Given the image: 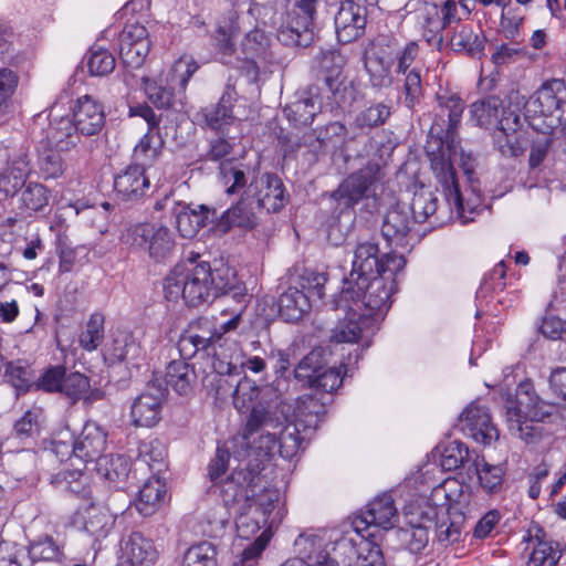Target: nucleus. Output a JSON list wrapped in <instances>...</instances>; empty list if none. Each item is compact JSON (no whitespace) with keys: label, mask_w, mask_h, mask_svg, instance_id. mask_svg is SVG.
<instances>
[{"label":"nucleus","mask_w":566,"mask_h":566,"mask_svg":"<svg viewBox=\"0 0 566 566\" xmlns=\"http://www.w3.org/2000/svg\"><path fill=\"white\" fill-rule=\"evenodd\" d=\"M164 291L168 301L181 297L189 306H198L221 294L244 304L248 296L245 285L237 280L230 266L223 263L212 266L199 255L177 264L166 276Z\"/></svg>","instance_id":"nucleus-3"},{"label":"nucleus","mask_w":566,"mask_h":566,"mask_svg":"<svg viewBox=\"0 0 566 566\" xmlns=\"http://www.w3.org/2000/svg\"><path fill=\"white\" fill-rule=\"evenodd\" d=\"M260 389L255 382L248 377L240 378L234 386L231 395L233 406L238 411H243L254 402L259 397Z\"/></svg>","instance_id":"nucleus-53"},{"label":"nucleus","mask_w":566,"mask_h":566,"mask_svg":"<svg viewBox=\"0 0 566 566\" xmlns=\"http://www.w3.org/2000/svg\"><path fill=\"white\" fill-rule=\"evenodd\" d=\"M324 368V355L322 349H313L297 364L294 376L310 387L314 386L315 378Z\"/></svg>","instance_id":"nucleus-45"},{"label":"nucleus","mask_w":566,"mask_h":566,"mask_svg":"<svg viewBox=\"0 0 566 566\" xmlns=\"http://www.w3.org/2000/svg\"><path fill=\"white\" fill-rule=\"evenodd\" d=\"M104 324L105 316L102 313H93L85 328L78 335V344L80 346L87 352L95 350L104 339Z\"/></svg>","instance_id":"nucleus-44"},{"label":"nucleus","mask_w":566,"mask_h":566,"mask_svg":"<svg viewBox=\"0 0 566 566\" xmlns=\"http://www.w3.org/2000/svg\"><path fill=\"white\" fill-rule=\"evenodd\" d=\"M366 8L354 0H345L335 15L336 35L340 43H350L363 35Z\"/></svg>","instance_id":"nucleus-19"},{"label":"nucleus","mask_w":566,"mask_h":566,"mask_svg":"<svg viewBox=\"0 0 566 566\" xmlns=\"http://www.w3.org/2000/svg\"><path fill=\"white\" fill-rule=\"evenodd\" d=\"M166 492V485L159 479L147 480L139 490L136 509L144 516L151 515L164 501Z\"/></svg>","instance_id":"nucleus-37"},{"label":"nucleus","mask_w":566,"mask_h":566,"mask_svg":"<svg viewBox=\"0 0 566 566\" xmlns=\"http://www.w3.org/2000/svg\"><path fill=\"white\" fill-rule=\"evenodd\" d=\"M122 241L133 248L146 251L156 262L168 260L176 248L170 230L165 226L138 223L122 233Z\"/></svg>","instance_id":"nucleus-9"},{"label":"nucleus","mask_w":566,"mask_h":566,"mask_svg":"<svg viewBox=\"0 0 566 566\" xmlns=\"http://www.w3.org/2000/svg\"><path fill=\"white\" fill-rule=\"evenodd\" d=\"M390 114L391 109L385 103L371 104L357 114L354 126L359 129H371L384 125Z\"/></svg>","instance_id":"nucleus-48"},{"label":"nucleus","mask_w":566,"mask_h":566,"mask_svg":"<svg viewBox=\"0 0 566 566\" xmlns=\"http://www.w3.org/2000/svg\"><path fill=\"white\" fill-rule=\"evenodd\" d=\"M106 433L95 422H86L75 439V458L84 463H96L106 448Z\"/></svg>","instance_id":"nucleus-25"},{"label":"nucleus","mask_w":566,"mask_h":566,"mask_svg":"<svg viewBox=\"0 0 566 566\" xmlns=\"http://www.w3.org/2000/svg\"><path fill=\"white\" fill-rule=\"evenodd\" d=\"M270 533L268 530L263 531L253 543L248 545L233 562V566H255L262 552L265 549L270 542Z\"/></svg>","instance_id":"nucleus-57"},{"label":"nucleus","mask_w":566,"mask_h":566,"mask_svg":"<svg viewBox=\"0 0 566 566\" xmlns=\"http://www.w3.org/2000/svg\"><path fill=\"white\" fill-rule=\"evenodd\" d=\"M30 171L28 154L19 150L12 156L7 168L0 172V201L13 197L24 185Z\"/></svg>","instance_id":"nucleus-26"},{"label":"nucleus","mask_w":566,"mask_h":566,"mask_svg":"<svg viewBox=\"0 0 566 566\" xmlns=\"http://www.w3.org/2000/svg\"><path fill=\"white\" fill-rule=\"evenodd\" d=\"M281 418L263 405L253 406L247 419L242 439L247 446H250L253 434H268L281 427Z\"/></svg>","instance_id":"nucleus-33"},{"label":"nucleus","mask_w":566,"mask_h":566,"mask_svg":"<svg viewBox=\"0 0 566 566\" xmlns=\"http://www.w3.org/2000/svg\"><path fill=\"white\" fill-rule=\"evenodd\" d=\"M370 161L368 165L350 174L338 188L332 192L331 197L344 208H353L368 192L374 191L375 185L380 181L381 169L386 164L385 156L389 157L392 151L391 146L379 145L370 137Z\"/></svg>","instance_id":"nucleus-6"},{"label":"nucleus","mask_w":566,"mask_h":566,"mask_svg":"<svg viewBox=\"0 0 566 566\" xmlns=\"http://www.w3.org/2000/svg\"><path fill=\"white\" fill-rule=\"evenodd\" d=\"M166 448L158 439L142 442L138 449V460L149 467L150 470L160 471L166 458Z\"/></svg>","instance_id":"nucleus-54"},{"label":"nucleus","mask_w":566,"mask_h":566,"mask_svg":"<svg viewBox=\"0 0 566 566\" xmlns=\"http://www.w3.org/2000/svg\"><path fill=\"white\" fill-rule=\"evenodd\" d=\"M150 50V42H142L129 44L128 42H119V56L122 62L132 69L143 65Z\"/></svg>","instance_id":"nucleus-59"},{"label":"nucleus","mask_w":566,"mask_h":566,"mask_svg":"<svg viewBox=\"0 0 566 566\" xmlns=\"http://www.w3.org/2000/svg\"><path fill=\"white\" fill-rule=\"evenodd\" d=\"M337 306L347 310V314L343 319H339L335 327L332 329L331 340L337 344L340 343H357L361 337L364 328L369 323L365 314H361L354 308L350 303L344 306L339 300Z\"/></svg>","instance_id":"nucleus-31"},{"label":"nucleus","mask_w":566,"mask_h":566,"mask_svg":"<svg viewBox=\"0 0 566 566\" xmlns=\"http://www.w3.org/2000/svg\"><path fill=\"white\" fill-rule=\"evenodd\" d=\"M370 54L366 56L365 67L370 76V83L375 87H387L392 83L391 65L392 59L385 54L382 48H374Z\"/></svg>","instance_id":"nucleus-35"},{"label":"nucleus","mask_w":566,"mask_h":566,"mask_svg":"<svg viewBox=\"0 0 566 566\" xmlns=\"http://www.w3.org/2000/svg\"><path fill=\"white\" fill-rule=\"evenodd\" d=\"M326 412L325 403L315 396L298 398L295 407L296 422L303 428L316 429Z\"/></svg>","instance_id":"nucleus-38"},{"label":"nucleus","mask_w":566,"mask_h":566,"mask_svg":"<svg viewBox=\"0 0 566 566\" xmlns=\"http://www.w3.org/2000/svg\"><path fill=\"white\" fill-rule=\"evenodd\" d=\"M86 65L91 75L105 76L115 69V57L107 50H91Z\"/></svg>","instance_id":"nucleus-58"},{"label":"nucleus","mask_w":566,"mask_h":566,"mask_svg":"<svg viewBox=\"0 0 566 566\" xmlns=\"http://www.w3.org/2000/svg\"><path fill=\"white\" fill-rule=\"evenodd\" d=\"M321 109L319 87L310 85L301 97L287 104L284 113L294 125H310Z\"/></svg>","instance_id":"nucleus-29"},{"label":"nucleus","mask_w":566,"mask_h":566,"mask_svg":"<svg viewBox=\"0 0 566 566\" xmlns=\"http://www.w3.org/2000/svg\"><path fill=\"white\" fill-rule=\"evenodd\" d=\"M300 423L287 422L285 418L281 420V427L268 434H260L250 446V457L253 455L255 461H260L265 468L275 452L284 459H292L296 455L302 447L303 438L301 437Z\"/></svg>","instance_id":"nucleus-7"},{"label":"nucleus","mask_w":566,"mask_h":566,"mask_svg":"<svg viewBox=\"0 0 566 566\" xmlns=\"http://www.w3.org/2000/svg\"><path fill=\"white\" fill-rule=\"evenodd\" d=\"M217 551L209 542H201L187 549L182 566H216Z\"/></svg>","instance_id":"nucleus-51"},{"label":"nucleus","mask_w":566,"mask_h":566,"mask_svg":"<svg viewBox=\"0 0 566 566\" xmlns=\"http://www.w3.org/2000/svg\"><path fill=\"white\" fill-rule=\"evenodd\" d=\"M165 138L161 129L147 130L134 148V158L140 166L151 165L161 154Z\"/></svg>","instance_id":"nucleus-40"},{"label":"nucleus","mask_w":566,"mask_h":566,"mask_svg":"<svg viewBox=\"0 0 566 566\" xmlns=\"http://www.w3.org/2000/svg\"><path fill=\"white\" fill-rule=\"evenodd\" d=\"M210 340L192 329L182 334L178 340V350L182 359L191 358L199 350H209Z\"/></svg>","instance_id":"nucleus-60"},{"label":"nucleus","mask_w":566,"mask_h":566,"mask_svg":"<svg viewBox=\"0 0 566 566\" xmlns=\"http://www.w3.org/2000/svg\"><path fill=\"white\" fill-rule=\"evenodd\" d=\"M535 103L538 112L552 117L566 133V83L560 78H552L542 84L536 92Z\"/></svg>","instance_id":"nucleus-14"},{"label":"nucleus","mask_w":566,"mask_h":566,"mask_svg":"<svg viewBox=\"0 0 566 566\" xmlns=\"http://www.w3.org/2000/svg\"><path fill=\"white\" fill-rule=\"evenodd\" d=\"M405 77V105L413 108L422 96L421 74L418 67H412L403 74Z\"/></svg>","instance_id":"nucleus-62"},{"label":"nucleus","mask_w":566,"mask_h":566,"mask_svg":"<svg viewBox=\"0 0 566 566\" xmlns=\"http://www.w3.org/2000/svg\"><path fill=\"white\" fill-rule=\"evenodd\" d=\"M415 223L409 209L406 206L396 205L384 216L381 234L390 245L405 247L409 243Z\"/></svg>","instance_id":"nucleus-22"},{"label":"nucleus","mask_w":566,"mask_h":566,"mask_svg":"<svg viewBox=\"0 0 566 566\" xmlns=\"http://www.w3.org/2000/svg\"><path fill=\"white\" fill-rule=\"evenodd\" d=\"M398 518V511L391 494L384 493L374 499L367 505L366 511L354 518L353 525L357 533L367 530L369 526L390 530L395 527Z\"/></svg>","instance_id":"nucleus-13"},{"label":"nucleus","mask_w":566,"mask_h":566,"mask_svg":"<svg viewBox=\"0 0 566 566\" xmlns=\"http://www.w3.org/2000/svg\"><path fill=\"white\" fill-rule=\"evenodd\" d=\"M479 483L484 492L494 494L501 491L504 481V469L501 465L488 463L483 457L475 455L472 462Z\"/></svg>","instance_id":"nucleus-39"},{"label":"nucleus","mask_w":566,"mask_h":566,"mask_svg":"<svg viewBox=\"0 0 566 566\" xmlns=\"http://www.w3.org/2000/svg\"><path fill=\"white\" fill-rule=\"evenodd\" d=\"M336 555H344L343 566H385L384 556L378 545L373 542L343 538L334 547Z\"/></svg>","instance_id":"nucleus-17"},{"label":"nucleus","mask_w":566,"mask_h":566,"mask_svg":"<svg viewBox=\"0 0 566 566\" xmlns=\"http://www.w3.org/2000/svg\"><path fill=\"white\" fill-rule=\"evenodd\" d=\"M463 430L476 442L491 444L500 437L499 430L493 424L488 408L478 403H471L461 415Z\"/></svg>","instance_id":"nucleus-21"},{"label":"nucleus","mask_w":566,"mask_h":566,"mask_svg":"<svg viewBox=\"0 0 566 566\" xmlns=\"http://www.w3.org/2000/svg\"><path fill=\"white\" fill-rule=\"evenodd\" d=\"M560 558L558 544L539 541L534 547L528 559L530 566H556Z\"/></svg>","instance_id":"nucleus-56"},{"label":"nucleus","mask_w":566,"mask_h":566,"mask_svg":"<svg viewBox=\"0 0 566 566\" xmlns=\"http://www.w3.org/2000/svg\"><path fill=\"white\" fill-rule=\"evenodd\" d=\"M279 313L286 322H297L311 308L310 296L298 287H289L279 297Z\"/></svg>","instance_id":"nucleus-34"},{"label":"nucleus","mask_w":566,"mask_h":566,"mask_svg":"<svg viewBox=\"0 0 566 566\" xmlns=\"http://www.w3.org/2000/svg\"><path fill=\"white\" fill-rule=\"evenodd\" d=\"M405 265V258L392 252L380 258L377 243H358L353 269L342 282L339 297L344 306L350 303L369 321L386 313L390 307V297L396 291V275Z\"/></svg>","instance_id":"nucleus-1"},{"label":"nucleus","mask_w":566,"mask_h":566,"mask_svg":"<svg viewBox=\"0 0 566 566\" xmlns=\"http://www.w3.org/2000/svg\"><path fill=\"white\" fill-rule=\"evenodd\" d=\"M232 151L233 144L229 140L228 137H226L224 132L223 134L209 139L208 149L202 155V158L209 161H220V165L229 164L231 166H235L232 161L228 160V157L232 155ZM237 166H242L248 171V168L244 167V165L238 164ZM221 166H219V168Z\"/></svg>","instance_id":"nucleus-50"},{"label":"nucleus","mask_w":566,"mask_h":566,"mask_svg":"<svg viewBox=\"0 0 566 566\" xmlns=\"http://www.w3.org/2000/svg\"><path fill=\"white\" fill-rule=\"evenodd\" d=\"M265 468L247 451V463L244 468H237L222 483L220 493L223 502L229 505L241 500H249L254 496V488L261 481V472Z\"/></svg>","instance_id":"nucleus-12"},{"label":"nucleus","mask_w":566,"mask_h":566,"mask_svg":"<svg viewBox=\"0 0 566 566\" xmlns=\"http://www.w3.org/2000/svg\"><path fill=\"white\" fill-rule=\"evenodd\" d=\"M220 178L226 193H238L239 199L217 216L212 227L217 234H227L235 228L253 230L258 227L262 212H277L287 203L285 186L273 172L258 174L250 178L242 166L222 164Z\"/></svg>","instance_id":"nucleus-2"},{"label":"nucleus","mask_w":566,"mask_h":566,"mask_svg":"<svg viewBox=\"0 0 566 566\" xmlns=\"http://www.w3.org/2000/svg\"><path fill=\"white\" fill-rule=\"evenodd\" d=\"M199 65L192 56L184 55L175 62L169 73L157 80L145 78L144 88L148 99L158 108H170L175 103V88L185 91Z\"/></svg>","instance_id":"nucleus-8"},{"label":"nucleus","mask_w":566,"mask_h":566,"mask_svg":"<svg viewBox=\"0 0 566 566\" xmlns=\"http://www.w3.org/2000/svg\"><path fill=\"white\" fill-rule=\"evenodd\" d=\"M253 497L254 509L261 515L263 524L268 523L269 516L274 510L275 503L279 502V491L271 488H265L261 493L255 494Z\"/></svg>","instance_id":"nucleus-64"},{"label":"nucleus","mask_w":566,"mask_h":566,"mask_svg":"<svg viewBox=\"0 0 566 566\" xmlns=\"http://www.w3.org/2000/svg\"><path fill=\"white\" fill-rule=\"evenodd\" d=\"M28 554L31 563H60L64 556L63 546L50 535L40 536L31 542Z\"/></svg>","instance_id":"nucleus-41"},{"label":"nucleus","mask_w":566,"mask_h":566,"mask_svg":"<svg viewBox=\"0 0 566 566\" xmlns=\"http://www.w3.org/2000/svg\"><path fill=\"white\" fill-rule=\"evenodd\" d=\"M49 147L57 151H70L81 142V135L69 116L51 117L45 129Z\"/></svg>","instance_id":"nucleus-28"},{"label":"nucleus","mask_w":566,"mask_h":566,"mask_svg":"<svg viewBox=\"0 0 566 566\" xmlns=\"http://www.w3.org/2000/svg\"><path fill=\"white\" fill-rule=\"evenodd\" d=\"M238 93L233 86L227 85L219 102L216 105L202 109L205 124L210 129L223 134L234 123L233 105L237 102Z\"/></svg>","instance_id":"nucleus-24"},{"label":"nucleus","mask_w":566,"mask_h":566,"mask_svg":"<svg viewBox=\"0 0 566 566\" xmlns=\"http://www.w3.org/2000/svg\"><path fill=\"white\" fill-rule=\"evenodd\" d=\"M166 389L149 385L134 401L130 410L132 422L136 427H153L160 419Z\"/></svg>","instance_id":"nucleus-18"},{"label":"nucleus","mask_w":566,"mask_h":566,"mask_svg":"<svg viewBox=\"0 0 566 566\" xmlns=\"http://www.w3.org/2000/svg\"><path fill=\"white\" fill-rule=\"evenodd\" d=\"M91 389L90 379L81 373H65L61 394L67 397L72 403L81 399H87Z\"/></svg>","instance_id":"nucleus-52"},{"label":"nucleus","mask_w":566,"mask_h":566,"mask_svg":"<svg viewBox=\"0 0 566 566\" xmlns=\"http://www.w3.org/2000/svg\"><path fill=\"white\" fill-rule=\"evenodd\" d=\"M22 187L19 209L31 213L42 211L49 205L50 192L42 184L31 181Z\"/></svg>","instance_id":"nucleus-43"},{"label":"nucleus","mask_w":566,"mask_h":566,"mask_svg":"<svg viewBox=\"0 0 566 566\" xmlns=\"http://www.w3.org/2000/svg\"><path fill=\"white\" fill-rule=\"evenodd\" d=\"M327 279L323 273L304 271L298 277V290L312 298L321 300L324 296V286Z\"/></svg>","instance_id":"nucleus-61"},{"label":"nucleus","mask_w":566,"mask_h":566,"mask_svg":"<svg viewBox=\"0 0 566 566\" xmlns=\"http://www.w3.org/2000/svg\"><path fill=\"white\" fill-rule=\"evenodd\" d=\"M438 199L433 192L421 189L416 191L410 206L407 207L415 222H424L437 211Z\"/></svg>","instance_id":"nucleus-47"},{"label":"nucleus","mask_w":566,"mask_h":566,"mask_svg":"<svg viewBox=\"0 0 566 566\" xmlns=\"http://www.w3.org/2000/svg\"><path fill=\"white\" fill-rule=\"evenodd\" d=\"M77 518L82 523L83 530L95 542H101L113 530L116 515L111 513L106 506L92 503L77 513Z\"/></svg>","instance_id":"nucleus-27"},{"label":"nucleus","mask_w":566,"mask_h":566,"mask_svg":"<svg viewBox=\"0 0 566 566\" xmlns=\"http://www.w3.org/2000/svg\"><path fill=\"white\" fill-rule=\"evenodd\" d=\"M469 449L461 441L454 440L449 442L440 458V464L446 471L459 469L467 460H469Z\"/></svg>","instance_id":"nucleus-55"},{"label":"nucleus","mask_w":566,"mask_h":566,"mask_svg":"<svg viewBox=\"0 0 566 566\" xmlns=\"http://www.w3.org/2000/svg\"><path fill=\"white\" fill-rule=\"evenodd\" d=\"M113 187L117 200L137 202L147 193L150 182L145 175V168L139 164H134L114 177Z\"/></svg>","instance_id":"nucleus-20"},{"label":"nucleus","mask_w":566,"mask_h":566,"mask_svg":"<svg viewBox=\"0 0 566 566\" xmlns=\"http://www.w3.org/2000/svg\"><path fill=\"white\" fill-rule=\"evenodd\" d=\"M441 113L434 118L430 132L437 136V149L427 155L437 181L441 185L446 200L458 212H463L462 196L452 164L458 129L464 111V102L458 95H438Z\"/></svg>","instance_id":"nucleus-4"},{"label":"nucleus","mask_w":566,"mask_h":566,"mask_svg":"<svg viewBox=\"0 0 566 566\" xmlns=\"http://www.w3.org/2000/svg\"><path fill=\"white\" fill-rule=\"evenodd\" d=\"M324 368V355L322 349H313L297 364L294 376L310 387L314 386L315 378Z\"/></svg>","instance_id":"nucleus-46"},{"label":"nucleus","mask_w":566,"mask_h":566,"mask_svg":"<svg viewBox=\"0 0 566 566\" xmlns=\"http://www.w3.org/2000/svg\"><path fill=\"white\" fill-rule=\"evenodd\" d=\"M470 119L476 126L485 129L517 130L521 117L514 111L506 108L497 96H488L470 105Z\"/></svg>","instance_id":"nucleus-11"},{"label":"nucleus","mask_w":566,"mask_h":566,"mask_svg":"<svg viewBox=\"0 0 566 566\" xmlns=\"http://www.w3.org/2000/svg\"><path fill=\"white\" fill-rule=\"evenodd\" d=\"M495 130V143L503 156L517 157L523 153L524 147L516 135L517 130L505 132L500 128Z\"/></svg>","instance_id":"nucleus-63"},{"label":"nucleus","mask_w":566,"mask_h":566,"mask_svg":"<svg viewBox=\"0 0 566 566\" xmlns=\"http://www.w3.org/2000/svg\"><path fill=\"white\" fill-rule=\"evenodd\" d=\"M318 0H296L286 22L277 31V39L287 46L306 48L315 38V14Z\"/></svg>","instance_id":"nucleus-10"},{"label":"nucleus","mask_w":566,"mask_h":566,"mask_svg":"<svg viewBox=\"0 0 566 566\" xmlns=\"http://www.w3.org/2000/svg\"><path fill=\"white\" fill-rule=\"evenodd\" d=\"M71 120L81 136H95L105 125L104 106L92 95L80 96L72 106Z\"/></svg>","instance_id":"nucleus-15"},{"label":"nucleus","mask_w":566,"mask_h":566,"mask_svg":"<svg viewBox=\"0 0 566 566\" xmlns=\"http://www.w3.org/2000/svg\"><path fill=\"white\" fill-rule=\"evenodd\" d=\"M196 378L193 367L185 359L171 360L166 368V384L172 387L179 395L189 394Z\"/></svg>","instance_id":"nucleus-36"},{"label":"nucleus","mask_w":566,"mask_h":566,"mask_svg":"<svg viewBox=\"0 0 566 566\" xmlns=\"http://www.w3.org/2000/svg\"><path fill=\"white\" fill-rule=\"evenodd\" d=\"M485 36L479 27L471 23H458L450 38V46L455 52L469 56H480L484 50Z\"/></svg>","instance_id":"nucleus-32"},{"label":"nucleus","mask_w":566,"mask_h":566,"mask_svg":"<svg viewBox=\"0 0 566 566\" xmlns=\"http://www.w3.org/2000/svg\"><path fill=\"white\" fill-rule=\"evenodd\" d=\"M98 474L111 482L124 481L130 471V461L122 454L103 455L95 463Z\"/></svg>","instance_id":"nucleus-42"},{"label":"nucleus","mask_w":566,"mask_h":566,"mask_svg":"<svg viewBox=\"0 0 566 566\" xmlns=\"http://www.w3.org/2000/svg\"><path fill=\"white\" fill-rule=\"evenodd\" d=\"M120 554L132 566H148L157 558L153 542L139 532H133L120 541Z\"/></svg>","instance_id":"nucleus-30"},{"label":"nucleus","mask_w":566,"mask_h":566,"mask_svg":"<svg viewBox=\"0 0 566 566\" xmlns=\"http://www.w3.org/2000/svg\"><path fill=\"white\" fill-rule=\"evenodd\" d=\"M557 411L555 403L544 400L535 390L533 381L520 382L514 398L505 403V419L512 436L527 444L539 442L544 429L538 423L545 422Z\"/></svg>","instance_id":"nucleus-5"},{"label":"nucleus","mask_w":566,"mask_h":566,"mask_svg":"<svg viewBox=\"0 0 566 566\" xmlns=\"http://www.w3.org/2000/svg\"><path fill=\"white\" fill-rule=\"evenodd\" d=\"M171 214L180 237L191 239L200 229L211 222L214 223L217 210L206 205H200L195 209L182 202H172Z\"/></svg>","instance_id":"nucleus-16"},{"label":"nucleus","mask_w":566,"mask_h":566,"mask_svg":"<svg viewBox=\"0 0 566 566\" xmlns=\"http://www.w3.org/2000/svg\"><path fill=\"white\" fill-rule=\"evenodd\" d=\"M213 373L240 376L243 371L244 355L235 342L224 339L223 343L209 347Z\"/></svg>","instance_id":"nucleus-23"},{"label":"nucleus","mask_w":566,"mask_h":566,"mask_svg":"<svg viewBox=\"0 0 566 566\" xmlns=\"http://www.w3.org/2000/svg\"><path fill=\"white\" fill-rule=\"evenodd\" d=\"M60 153L49 147L39 154L36 165L44 179H56L63 175L65 164Z\"/></svg>","instance_id":"nucleus-49"}]
</instances>
